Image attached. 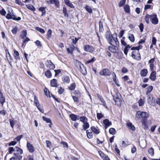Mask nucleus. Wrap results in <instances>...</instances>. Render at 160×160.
<instances>
[{"instance_id": "nucleus-61", "label": "nucleus", "mask_w": 160, "mask_h": 160, "mask_svg": "<svg viewBox=\"0 0 160 160\" xmlns=\"http://www.w3.org/2000/svg\"><path fill=\"white\" fill-rule=\"evenodd\" d=\"M10 123L11 127L12 128H13L14 125V121L13 120L10 119Z\"/></svg>"}, {"instance_id": "nucleus-52", "label": "nucleus", "mask_w": 160, "mask_h": 160, "mask_svg": "<svg viewBox=\"0 0 160 160\" xmlns=\"http://www.w3.org/2000/svg\"><path fill=\"white\" fill-rule=\"evenodd\" d=\"M139 27L140 29V31L141 32H142L143 31V28H144L143 24L142 23H140L139 26Z\"/></svg>"}, {"instance_id": "nucleus-27", "label": "nucleus", "mask_w": 160, "mask_h": 160, "mask_svg": "<svg viewBox=\"0 0 160 160\" xmlns=\"http://www.w3.org/2000/svg\"><path fill=\"white\" fill-rule=\"evenodd\" d=\"M80 121L83 123L86 122L88 121V119L85 116H81L79 118Z\"/></svg>"}, {"instance_id": "nucleus-31", "label": "nucleus", "mask_w": 160, "mask_h": 160, "mask_svg": "<svg viewBox=\"0 0 160 160\" xmlns=\"http://www.w3.org/2000/svg\"><path fill=\"white\" fill-rule=\"evenodd\" d=\"M96 60V58L94 57H93L91 59L88 60L85 62V64H87L89 63L93 62Z\"/></svg>"}, {"instance_id": "nucleus-33", "label": "nucleus", "mask_w": 160, "mask_h": 160, "mask_svg": "<svg viewBox=\"0 0 160 160\" xmlns=\"http://www.w3.org/2000/svg\"><path fill=\"white\" fill-rule=\"evenodd\" d=\"M63 13L64 14V16L65 17H68V14L67 13V11L66 7H63Z\"/></svg>"}, {"instance_id": "nucleus-1", "label": "nucleus", "mask_w": 160, "mask_h": 160, "mask_svg": "<svg viewBox=\"0 0 160 160\" xmlns=\"http://www.w3.org/2000/svg\"><path fill=\"white\" fill-rule=\"evenodd\" d=\"M116 37L114 38L109 31H106L105 36L108 43L111 45L108 47V49L113 53H117L118 51V47L117 46L119 45V42L117 38V34L116 33Z\"/></svg>"}, {"instance_id": "nucleus-22", "label": "nucleus", "mask_w": 160, "mask_h": 160, "mask_svg": "<svg viewBox=\"0 0 160 160\" xmlns=\"http://www.w3.org/2000/svg\"><path fill=\"white\" fill-rule=\"evenodd\" d=\"M124 9L125 12L127 13H130V8L128 4L125 5L124 7Z\"/></svg>"}, {"instance_id": "nucleus-30", "label": "nucleus", "mask_w": 160, "mask_h": 160, "mask_svg": "<svg viewBox=\"0 0 160 160\" xmlns=\"http://www.w3.org/2000/svg\"><path fill=\"white\" fill-rule=\"evenodd\" d=\"M70 118L73 121H76L77 120V116L74 114H72L70 115Z\"/></svg>"}, {"instance_id": "nucleus-21", "label": "nucleus", "mask_w": 160, "mask_h": 160, "mask_svg": "<svg viewBox=\"0 0 160 160\" xmlns=\"http://www.w3.org/2000/svg\"><path fill=\"white\" fill-rule=\"evenodd\" d=\"M148 72V70L147 69H143L140 72V74L142 77L146 76Z\"/></svg>"}, {"instance_id": "nucleus-56", "label": "nucleus", "mask_w": 160, "mask_h": 160, "mask_svg": "<svg viewBox=\"0 0 160 160\" xmlns=\"http://www.w3.org/2000/svg\"><path fill=\"white\" fill-rule=\"evenodd\" d=\"M36 44L38 47H41L42 46V45L40 41L38 40L36 41L35 42Z\"/></svg>"}, {"instance_id": "nucleus-53", "label": "nucleus", "mask_w": 160, "mask_h": 160, "mask_svg": "<svg viewBox=\"0 0 160 160\" xmlns=\"http://www.w3.org/2000/svg\"><path fill=\"white\" fill-rule=\"evenodd\" d=\"M17 142L14 140L13 141H11L8 143V146H14L16 144Z\"/></svg>"}, {"instance_id": "nucleus-63", "label": "nucleus", "mask_w": 160, "mask_h": 160, "mask_svg": "<svg viewBox=\"0 0 160 160\" xmlns=\"http://www.w3.org/2000/svg\"><path fill=\"white\" fill-rule=\"evenodd\" d=\"M136 56L138 57V58H137V60H140L141 59V55L139 53V51H137V54Z\"/></svg>"}, {"instance_id": "nucleus-6", "label": "nucleus", "mask_w": 160, "mask_h": 160, "mask_svg": "<svg viewBox=\"0 0 160 160\" xmlns=\"http://www.w3.org/2000/svg\"><path fill=\"white\" fill-rule=\"evenodd\" d=\"M83 49L85 51L90 52H92L95 50L93 47L88 44L84 45L83 46Z\"/></svg>"}, {"instance_id": "nucleus-19", "label": "nucleus", "mask_w": 160, "mask_h": 160, "mask_svg": "<svg viewBox=\"0 0 160 160\" xmlns=\"http://www.w3.org/2000/svg\"><path fill=\"white\" fill-rule=\"evenodd\" d=\"M22 34L20 36V38L21 39H24L26 37L27 35V32L26 30H23L22 32Z\"/></svg>"}, {"instance_id": "nucleus-13", "label": "nucleus", "mask_w": 160, "mask_h": 160, "mask_svg": "<svg viewBox=\"0 0 160 160\" xmlns=\"http://www.w3.org/2000/svg\"><path fill=\"white\" fill-rule=\"evenodd\" d=\"M112 96L113 97V99L115 102L116 105H117L118 106H120L122 102L121 98L115 99L114 96Z\"/></svg>"}, {"instance_id": "nucleus-60", "label": "nucleus", "mask_w": 160, "mask_h": 160, "mask_svg": "<svg viewBox=\"0 0 160 160\" xmlns=\"http://www.w3.org/2000/svg\"><path fill=\"white\" fill-rule=\"evenodd\" d=\"M54 71L55 72V76H57L61 72V70L60 69L55 70Z\"/></svg>"}, {"instance_id": "nucleus-20", "label": "nucleus", "mask_w": 160, "mask_h": 160, "mask_svg": "<svg viewBox=\"0 0 160 160\" xmlns=\"http://www.w3.org/2000/svg\"><path fill=\"white\" fill-rule=\"evenodd\" d=\"M91 131L95 134H98L100 132L99 129L98 128H97L94 126L91 127Z\"/></svg>"}, {"instance_id": "nucleus-17", "label": "nucleus", "mask_w": 160, "mask_h": 160, "mask_svg": "<svg viewBox=\"0 0 160 160\" xmlns=\"http://www.w3.org/2000/svg\"><path fill=\"white\" fill-rule=\"evenodd\" d=\"M152 14L151 15H149L148 14H146L145 17V20L147 23H149V20L150 19L151 20V18H152Z\"/></svg>"}, {"instance_id": "nucleus-62", "label": "nucleus", "mask_w": 160, "mask_h": 160, "mask_svg": "<svg viewBox=\"0 0 160 160\" xmlns=\"http://www.w3.org/2000/svg\"><path fill=\"white\" fill-rule=\"evenodd\" d=\"M78 40V39L76 38L72 39V42L74 44H76Z\"/></svg>"}, {"instance_id": "nucleus-15", "label": "nucleus", "mask_w": 160, "mask_h": 160, "mask_svg": "<svg viewBox=\"0 0 160 160\" xmlns=\"http://www.w3.org/2000/svg\"><path fill=\"white\" fill-rule=\"evenodd\" d=\"M47 66L49 67V68L51 69H53L55 68L54 65L53 64L51 60L47 61Z\"/></svg>"}, {"instance_id": "nucleus-5", "label": "nucleus", "mask_w": 160, "mask_h": 160, "mask_svg": "<svg viewBox=\"0 0 160 160\" xmlns=\"http://www.w3.org/2000/svg\"><path fill=\"white\" fill-rule=\"evenodd\" d=\"M99 74L100 75L104 76H110L111 74V72L109 69L105 68L100 71Z\"/></svg>"}, {"instance_id": "nucleus-12", "label": "nucleus", "mask_w": 160, "mask_h": 160, "mask_svg": "<svg viewBox=\"0 0 160 160\" xmlns=\"http://www.w3.org/2000/svg\"><path fill=\"white\" fill-rule=\"evenodd\" d=\"M156 72L155 71H153L150 74L149 78L152 81L155 80L156 78Z\"/></svg>"}, {"instance_id": "nucleus-18", "label": "nucleus", "mask_w": 160, "mask_h": 160, "mask_svg": "<svg viewBox=\"0 0 160 160\" xmlns=\"http://www.w3.org/2000/svg\"><path fill=\"white\" fill-rule=\"evenodd\" d=\"M143 112H142L140 111H138L136 115V117L138 119H141L142 117V115Z\"/></svg>"}, {"instance_id": "nucleus-41", "label": "nucleus", "mask_w": 160, "mask_h": 160, "mask_svg": "<svg viewBox=\"0 0 160 160\" xmlns=\"http://www.w3.org/2000/svg\"><path fill=\"white\" fill-rule=\"evenodd\" d=\"M154 149L152 148H150L148 150V152L152 156H153L154 155Z\"/></svg>"}, {"instance_id": "nucleus-54", "label": "nucleus", "mask_w": 160, "mask_h": 160, "mask_svg": "<svg viewBox=\"0 0 160 160\" xmlns=\"http://www.w3.org/2000/svg\"><path fill=\"white\" fill-rule=\"evenodd\" d=\"M73 93L77 97H79L80 96V92L78 90L74 91Z\"/></svg>"}, {"instance_id": "nucleus-2", "label": "nucleus", "mask_w": 160, "mask_h": 160, "mask_svg": "<svg viewBox=\"0 0 160 160\" xmlns=\"http://www.w3.org/2000/svg\"><path fill=\"white\" fill-rule=\"evenodd\" d=\"M75 65L81 73L84 75L87 74L86 68L83 64L78 60L75 62Z\"/></svg>"}, {"instance_id": "nucleus-44", "label": "nucleus", "mask_w": 160, "mask_h": 160, "mask_svg": "<svg viewBox=\"0 0 160 160\" xmlns=\"http://www.w3.org/2000/svg\"><path fill=\"white\" fill-rule=\"evenodd\" d=\"M43 120L46 121L47 123L51 122V121L49 118H47L45 116H43L42 117Z\"/></svg>"}, {"instance_id": "nucleus-28", "label": "nucleus", "mask_w": 160, "mask_h": 160, "mask_svg": "<svg viewBox=\"0 0 160 160\" xmlns=\"http://www.w3.org/2000/svg\"><path fill=\"white\" fill-rule=\"evenodd\" d=\"M89 127V123L87 122L83 123L82 125V128L84 130H86Z\"/></svg>"}, {"instance_id": "nucleus-32", "label": "nucleus", "mask_w": 160, "mask_h": 160, "mask_svg": "<svg viewBox=\"0 0 160 160\" xmlns=\"http://www.w3.org/2000/svg\"><path fill=\"white\" fill-rule=\"evenodd\" d=\"M99 31L100 32H102L103 31V28L102 23L100 21L99 22Z\"/></svg>"}, {"instance_id": "nucleus-58", "label": "nucleus", "mask_w": 160, "mask_h": 160, "mask_svg": "<svg viewBox=\"0 0 160 160\" xmlns=\"http://www.w3.org/2000/svg\"><path fill=\"white\" fill-rule=\"evenodd\" d=\"M46 143L47 144V147L49 148H50V147L52 145V143L51 142L48 140L46 141Z\"/></svg>"}, {"instance_id": "nucleus-50", "label": "nucleus", "mask_w": 160, "mask_h": 160, "mask_svg": "<svg viewBox=\"0 0 160 160\" xmlns=\"http://www.w3.org/2000/svg\"><path fill=\"white\" fill-rule=\"evenodd\" d=\"M97 118L98 119H101L103 117V115L101 113H97Z\"/></svg>"}, {"instance_id": "nucleus-55", "label": "nucleus", "mask_w": 160, "mask_h": 160, "mask_svg": "<svg viewBox=\"0 0 160 160\" xmlns=\"http://www.w3.org/2000/svg\"><path fill=\"white\" fill-rule=\"evenodd\" d=\"M0 14L2 16H5L6 14V12L3 8H2L1 11L0 12Z\"/></svg>"}, {"instance_id": "nucleus-48", "label": "nucleus", "mask_w": 160, "mask_h": 160, "mask_svg": "<svg viewBox=\"0 0 160 160\" xmlns=\"http://www.w3.org/2000/svg\"><path fill=\"white\" fill-rule=\"evenodd\" d=\"M15 149V147L13 148V147H10L8 148V152L9 154H12L13 152H14V150Z\"/></svg>"}, {"instance_id": "nucleus-38", "label": "nucleus", "mask_w": 160, "mask_h": 160, "mask_svg": "<svg viewBox=\"0 0 160 160\" xmlns=\"http://www.w3.org/2000/svg\"><path fill=\"white\" fill-rule=\"evenodd\" d=\"M137 54V50L133 51L132 52L131 56L134 59H137L136 58V54Z\"/></svg>"}, {"instance_id": "nucleus-40", "label": "nucleus", "mask_w": 160, "mask_h": 160, "mask_svg": "<svg viewBox=\"0 0 160 160\" xmlns=\"http://www.w3.org/2000/svg\"><path fill=\"white\" fill-rule=\"evenodd\" d=\"M76 87V84L75 83H73L71 84V85L68 87V88L70 90H73Z\"/></svg>"}, {"instance_id": "nucleus-35", "label": "nucleus", "mask_w": 160, "mask_h": 160, "mask_svg": "<svg viewBox=\"0 0 160 160\" xmlns=\"http://www.w3.org/2000/svg\"><path fill=\"white\" fill-rule=\"evenodd\" d=\"M128 39L132 42H134L135 41V38L133 34L130 35L128 36Z\"/></svg>"}, {"instance_id": "nucleus-64", "label": "nucleus", "mask_w": 160, "mask_h": 160, "mask_svg": "<svg viewBox=\"0 0 160 160\" xmlns=\"http://www.w3.org/2000/svg\"><path fill=\"white\" fill-rule=\"evenodd\" d=\"M136 151V147L134 146H133L131 148V152L132 153H134Z\"/></svg>"}, {"instance_id": "nucleus-49", "label": "nucleus", "mask_w": 160, "mask_h": 160, "mask_svg": "<svg viewBox=\"0 0 160 160\" xmlns=\"http://www.w3.org/2000/svg\"><path fill=\"white\" fill-rule=\"evenodd\" d=\"M23 137V135H19L17 136L16 138H15L14 139V140L17 142H19L20 141L21 138Z\"/></svg>"}, {"instance_id": "nucleus-51", "label": "nucleus", "mask_w": 160, "mask_h": 160, "mask_svg": "<svg viewBox=\"0 0 160 160\" xmlns=\"http://www.w3.org/2000/svg\"><path fill=\"white\" fill-rule=\"evenodd\" d=\"M112 74L113 76V80L114 82H115L117 81V80H117V78L115 73H114V72H113L112 73Z\"/></svg>"}, {"instance_id": "nucleus-7", "label": "nucleus", "mask_w": 160, "mask_h": 160, "mask_svg": "<svg viewBox=\"0 0 160 160\" xmlns=\"http://www.w3.org/2000/svg\"><path fill=\"white\" fill-rule=\"evenodd\" d=\"M6 17L8 19H12L13 20L17 21H20L21 20V18L20 17L16 18V16L14 15L9 13L7 14Z\"/></svg>"}, {"instance_id": "nucleus-45", "label": "nucleus", "mask_w": 160, "mask_h": 160, "mask_svg": "<svg viewBox=\"0 0 160 160\" xmlns=\"http://www.w3.org/2000/svg\"><path fill=\"white\" fill-rule=\"evenodd\" d=\"M70 82V79L68 76H65L64 77L63 82L68 83Z\"/></svg>"}, {"instance_id": "nucleus-3", "label": "nucleus", "mask_w": 160, "mask_h": 160, "mask_svg": "<svg viewBox=\"0 0 160 160\" xmlns=\"http://www.w3.org/2000/svg\"><path fill=\"white\" fill-rule=\"evenodd\" d=\"M149 114L146 112H143L142 115L141 122L143 126V128L146 129L148 128L147 122V118L149 117Z\"/></svg>"}, {"instance_id": "nucleus-59", "label": "nucleus", "mask_w": 160, "mask_h": 160, "mask_svg": "<svg viewBox=\"0 0 160 160\" xmlns=\"http://www.w3.org/2000/svg\"><path fill=\"white\" fill-rule=\"evenodd\" d=\"M61 144L63 145L64 148H67L68 147V145L67 143L65 142L62 141L61 142Z\"/></svg>"}, {"instance_id": "nucleus-46", "label": "nucleus", "mask_w": 160, "mask_h": 160, "mask_svg": "<svg viewBox=\"0 0 160 160\" xmlns=\"http://www.w3.org/2000/svg\"><path fill=\"white\" fill-rule=\"evenodd\" d=\"M126 0H121L118 6L119 7L123 6L125 3Z\"/></svg>"}, {"instance_id": "nucleus-14", "label": "nucleus", "mask_w": 160, "mask_h": 160, "mask_svg": "<svg viewBox=\"0 0 160 160\" xmlns=\"http://www.w3.org/2000/svg\"><path fill=\"white\" fill-rule=\"evenodd\" d=\"M51 86L52 87H57L58 85L57 83V81L55 79L52 80L50 82Z\"/></svg>"}, {"instance_id": "nucleus-9", "label": "nucleus", "mask_w": 160, "mask_h": 160, "mask_svg": "<svg viewBox=\"0 0 160 160\" xmlns=\"http://www.w3.org/2000/svg\"><path fill=\"white\" fill-rule=\"evenodd\" d=\"M47 3L48 4H54L58 8L60 5L58 0H50L49 1H47Z\"/></svg>"}, {"instance_id": "nucleus-39", "label": "nucleus", "mask_w": 160, "mask_h": 160, "mask_svg": "<svg viewBox=\"0 0 160 160\" xmlns=\"http://www.w3.org/2000/svg\"><path fill=\"white\" fill-rule=\"evenodd\" d=\"M52 31L51 29H49L47 32V38L49 39L51 36Z\"/></svg>"}, {"instance_id": "nucleus-23", "label": "nucleus", "mask_w": 160, "mask_h": 160, "mask_svg": "<svg viewBox=\"0 0 160 160\" xmlns=\"http://www.w3.org/2000/svg\"><path fill=\"white\" fill-rule=\"evenodd\" d=\"M127 125L129 128L132 130L134 131L135 130V128L134 125L130 122H128L127 123Z\"/></svg>"}, {"instance_id": "nucleus-25", "label": "nucleus", "mask_w": 160, "mask_h": 160, "mask_svg": "<svg viewBox=\"0 0 160 160\" xmlns=\"http://www.w3.org/2000/svg\"><path fill=\"white\" fill-rule=\"evenodd\" d=\"M27 8L32 11H34L36 9L31 4H28L26 5Z\"/></svg>"}, {"instance_id": "nucleus-11", "label": "nucleus", "mask_w": 160, "mask_h": 160, "mask_svg": "<svg viewBox=\"0 0 160 160\" xmlns=\"http://www.w3.org/2000/svg\"><path fill=\"white\" fill-rule=\"evenodd\" d=\"M27 147L29 152L32 153L34 151V148L32 145L29 142H28L27 143Z\"/></svg>"}, {"instance_id": "nucleus-57", "label": "nucleus", "mask_w": 160, "mask_h": 160, "mask_svg": "<svg viewBox=\"0 0 160 160\" xmlns=\"http://www.w3.org/2000/svg\"><path fill=\"white\" fill-rule=\"evenodd\" d=\"M5 98L3 96L0 98V103L3 105L5 101Z\"/></svg>"}, {"instance_id": "nucleus-4", "label": "nucleus", "mask_w": 160, "mask_h": 160, "mask_svg": "<svg viewBox=\"0 0 160 160\" xmlns=\"http://www.w3.org/2000/svg\"><path fill=\"white\" fill-rule=\"evenodd\" d=\"M22 152L23 150L22 149L18 147H15V149L14 150L13 155L17 156V158L18 160H20L22 159V156L20 155L22 154Z\"/></svg>"}, {"instance_id": "nucleus-16", "label": "nucleus", "mask_w": 160, "mask_h": 160, "mask_svg": "<svg viewBox=\"0 0 160 160\" xmlns=\"http://www.w3.org/2000/svg\"><path fill=\"white\" fill-rule=\"evenodd\" d=\"M64 2L68 6L70 7L71 8H74V5L70 2L69 0H64Z\"/></svg>"}, {"instance_id": "nucleus-43", "label": "nucleus", "mask_w": 160, "mask_h": 160, "mask_svg": "<svg viewBox=\"0 0 160 160\" xmlns=\"http://www.w3.org/2000/svg\"><path fill=\"white\" fill-rule=\"evenodd\" d=\"M44 91L46 95L48 97H50V92L46 88L44 89Z\"/></svg>"}, {"instance_id": "nucleus-8", "label": "nucleus", "mask_w": 160, "mask_h": 160, "mask_svg": "<svg viewBox=\"0 0 160 160\" xmlns=\"http://www.w3.org/2000/svg\"><path fill=\"white\" fill-rule=\"evenodd\" d=\"M151 19V22L153 24L156 25L158 24V20L156 14H152V17Z\"/></svg>"}, {"instance_id": "nucleus-42", "label": "nucleus", "mask_w": 160, "mask_h": 160, "mask_svg": "<svg viewBox=\"0 0 160 160\" xmlns=\"http://www.w3.org/2000/svg\"><path fill=\"white\" fill-rule=\"evenodd\" d=\"M36 29L42 33H44L45 32V31L43 29L39 27H36Z\"/></svg>"}, {"instance_id": "nucleus-29", "label": "nucleus", "mask_w": 160, "mask_h": 160, "mask_svg": "<svg viewBox=\"0 0 160 160\" xmlns=\"http://www.w3.org/2000/svg\"><path fill=\"white\" fill-rule=\"evenodd\" d=\"M45 75L48 78H50L52 77V73L49 70H48L45 72Z\"/></svg>"}, {"instance_id": "nucleus-37", "label": "nucleus", "mask_w": 160, "mask_h": 160, "mask_svg": "<svg viewBox=\"0 0 160 160\" xmlns=\"http://www.w3.org/2000/svg\"><path fill=\"white\" fill-rule=\"evenodd\" d=\"M86 10L90 13H92V11L91 8L88 6L87 5L85 7Z\"/></svg>"}, {"instance_id": "nucleus-47", "label": "nucleus", "mask_w": 160, "mask_h": 160, "mask_svg": "<svg viewBox=\"0 0 160 160\" xmlns=\"http://www.w3.org/2000/svg\"><path fill=\"white\" fill-rule=\"evenodd\" d=\"M34 102L35 103V105L36 106H38V105H40L38 100L36 96H34Z\"/></svg>"}, {"instance_id": "nucleus-36", "label": "nucleus", "mask_w": 160, "mask_h": 160, "mask_svg": "<svg viewBox=\"0 0 160 160\" xmlns=\"http://www.w3.org/2000/svg\"><path fill=\"white\" fill-rule=\"evenodd\" d=\"M109 132L111 134L114 135L116 133V131L114 128H111L109 129Z\"/></svg>"}, {"instance_id": "nucleus-10", "label": "nucleus", "mask_w": 160, "mask_h": 160, "mask_svg": "<svg viewBox=\"0 0 160 160\" xmlns=\"http://www.w3.org/2000/svg\"><path fill=\"white\" fill-rule=\"evenodd\" d=\"M103 122L105 125V129H107L108 127L112 125V122L109 121L108 119H106L103 120Z\"/></svg>"}, {"instance_id": "nucleus-24", "label": "nucleus", "mask_w": 160, "mask_h": 160, "mask_svg": "<svg viewBox=\"0 0 160 160\" xmlns=\"http://www.w3.org/2000/svg\"><path fill=\"white\" fill-rule=\"evenodd\" d=\"M87 135L88 138H92L93 134L90 130H86Z\"/></svg>"}, {"instance_id": "nucleus-34", "label": "nucleus", "mask_w": 160, "mask_h": 160, "mask_svg": "<svg viewBox=\"0 0 160 160\" xmlns=\"http://www.w3.org/2000/svg\"><path fill=\"white\" fill-rule=\"evenodd\" d=\"M138 102L139 106H142L145 103V102L144 100H143L142 98H140Z\"/></svg>"}, {"instance_id": "nucleus-26", "label": "nucleus", "mask_w": 160, "mask_h": 160, "mask_svg": "<svg viewBox=\"0 0 160 160\" xmlns=\"http://www.w3.org/2000/svg\"><path fill=\"white\" fill-rule=\"evenodd\" d=\"M147 91L146 92V94L148 95L150 93L153 89V87L152 86H150L147 88Z\"/></svg>"}]
</instances>
